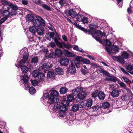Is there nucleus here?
Instances as JSON below:
<instances>
[{
  "mask_svg": "<svg viewBox=\"0 0 133 133\" xmlns=\"http://www.w3.org/2000/svg\"><path fill=\"white\" fill-rule=\"evenodd\" d=\"M62 53V50L58 48H56L55 51V54L58 57L61 56Z\"/></svg>",
  "mask_w": 133,
  "mask_h": 133,
  "instance_id": "26",
  "label": "nucleus"
},
{
  "mask_svg": "<svg viewBox=\"0 0 133 133\" xmlns=\"http://www.w3.org/2000/svg\"><path fill=\"white\" fill-rule=\"evenodd\" d=\"M83 61L84 63L89 64L90 63V61L87 59L84 58L83 59Z\"/></svg>",
  "mask_w": 133,
  "mask_h": 133,
  "instance_id": "64",
  "label": "nucleus"
},
{
  "mask_svg": "<svg viewBox=\"0 0 133 133\" xmlns=\"http://www.w3.org/2000/svg\"><path fill=\"white\" fill-rule=\"evenodd\" d=\"M17 10H11V12H10V15L13 16L16 15L17 14Z\"/></svg>",
  "mask_w": 133,
  "mask_h": 133,
  "instance_id": "51",
  "label": "nucleus"
},
{
  "mask_svg": "<svg viewBox=\"0 0 133 133\" xmlns=\"http://www.w3.org/2000/svg\"><path fill=\"white\" fill-rule=\"evenodd\" d=\"M120 69H121V70L124 73H125L126 75H129V74L128 73V72H129L128 71H126V70H125V69L124 68H123L121 67H120Z\"/></svg>",
  "mask_w": 133,
  "mask_h": 133,
  "instance_id": "63",
  "label": "nucleus"
},
{
  "mask_svg": "<svg viewBox=\"0 0 133 133\" xmlns=\"http://www.w3.org/2000/svg\"><path fill=\"white\" fill-rule=\"evenodd\" d=\"M42 6L43 8L47 10H51L50 8L46 4H42Z\"/></svg>",
  "mask_w": 133,
  "mask_h": 133,
  "instance_id": "52",
  "label": "nucleus"
},
{
  "mask_svg": "<svg viewBox=\"0 0 133 133\" xmlns=\"http://www.w3.org/2000/svg\"><path fill=\"white\" fill-rule=\"evenodd\" d=\"M64 54L65 56L69 57H73L74 56V54L71 53L67 50H65L64 51Z\"/></svg>",
  "mask_w": 133,
  "mask_h": 133,
  "instance_id": "19",
  "label": "nucleus"
},
{
  "mask_svg": "<svg viewBox=\"0 0 133 133\" xmlns=\"http://www.w3.org/2000/svg\"><path fill=\"white\" fill-rule=\"evenodd\" d=\"M97 27V25L94 23H92L89 25V27L90 29H95Z\"/></svg>",
  "mask_w": 133,
  "mask_h": 133,
  "instance_id": "56",
  "label": "nucleus"
},
{
  "mask_svg": "<svg viewBox=\"0 0 133 133\" xmlns=\"http://www.w3.org/2000/svg\"><path fill=\"white\" fill-rule=\"evenodd\" d=\"M72 23L77 28L80 30L84 31L85 33H87V31L85 29H84L83 28L81 27L79 24H77L76 22H75L74 23Z\"/></svg>",
  "mask_w": 133,
  "mask_h": 133,
  "instance_id": "20",
  "label": "nucleus"
},
{
  "mask_svg": "<svg viewBox=\"0 0 133 133\" xmlns=\"http://www.w3.org/2000/svg\"><path fill=\"white\" fill-rule=\"evenodd\" d=\"M31 82L32 85L34 86H36L37 85L38 82L37 80H31Z\"/></svg>",
  "mask_w": 133,
  "mask_h": 133,
  "instance_id": "55",
  "label": "nucleus"
},
{
  "mask_svg": "<svg viewBox=\"0 0 133 133\" xmlns=\"http://www.w3.org/2000/svg\"><path fill=\"white\" fill-rule=\"evenodd\" d=\"M73 49L77 51H79L82 53H83L84 52V50L80 48H79L78 46L75 45L73 48Z\"/></svg>",
  "mask_w": 133,
  "mask_h": 133,
  "instance_id": "35",
  "label": "nucleus"
},
{
  "mask_svg": "<svg viewBox=\"0 0 133 133\" xmlns=\"http://www.w3.org/2000/svg\"><path fill=\"white\" fill-rule=\"evenodd\" d=\"M95 33L96 35L99 38H101L103 36V33L100 30H98Z\"/></svg>",
  "mask_w": 133,
  "mask_h": 133,
  "instance_id": "43",
  "label": "nucleus"
},
{
  "mask_svg": "<svg viewBox=\"0 0 133 133\" xmlns=\"http://www.w3.org/2000/svg\"><path fill=\"white\" fill-rule=\"evenodd\" d=\"M22 51V52L23 53V59L24 60V61H26L28 58V53L27 52V51L24 50V49H23Z\"/></svg>",
  "mask_w": 133,
  "mask_h": 133,
  "instance_id": "14",
  "label": "nucleus"
},
{
  "mask_svg": "<svg viewBox=\"0 0 133 133\" xmlns=\"http://www.w3.org/2000/svg\"><path fill=\"white\" fill-rule=\"evenodd\" d=\"M60 64L63 66H65L68 65L69 63V60L68 59L65 58H62L59 61Z\"/></svg>",
  "mask_w": 133,
  "mask_h": 133,
  "instance_id": "10",
  "label": "nucleus"
},
{
  "mask_svg": "<svg viewBox=\"0 0 133 133\" xmlns=\"http://www.w3.org/2000/svg\"><path fill=\"white\" fill-rule=\"evenodd\" d=\"M92 99L89 98L88 99L85 103L86 106L88 107H91L92 104Z\"/></svg>",
  "mask_w": 133,
  "mask_h": 133,
  "instance_id": "28",
  "label": "nucleus"
},
{
  "mask_svg": "<svg viewBox=\"0 0 133 133\" xmlns=\"http://www.w3.org/2000/svg\"><path fill=\"white\" fill-rule=\"evenodd\" d=\"M10 8L9 7H7L6 10H5L2 12V14L3 17L8 18L9 16L10 15Z\"/></svg>",
  "mask_w": 133,
  "mask_h": 133,
  "instance_id": "7",
  "label": "nucleus"
},
{
  "mask_svg": "<svg viewBox=\"0 0 133 133\" xmlns=\"http://www.w3.org/2000/svg\"><path fill=\"white\" fill-rule=\"evenodd\" d=\"M52 64L50 62L44 63L43 64V68L44 70H48L50 68L52 67Z\"/></svg>",
  "mask_w": 133,
  "mask_h": 133,
  "instance_id": "9",
  "label": "nucleus"
},
{
  "mask_svg": "<svg viewBox=\"0 0 133 133\" xmlns=\"http://www.w3.org/2000/svg\"><path fill=\"white\" fill-rule=\"evenodd\" d=\"M119 91L117 89L113 90L111 93V95L113 98L119 96Z\"/></svg>",
  "mask_w": 133,
  "mask_h": 133,
  "instance_id": "8",
  "label": "nucleus"
},
{
  "mask_svg": "<svg viewBox=\"0 0 133 133\" xmlns=\"http://www.w3.org/2000/svg\"><path fill=\"white\" fill-rule=\"evenodd\" d=\"M9 7L11 9V10H17L18 9V7L16 5L11 3Z\"/></svg>",
  "mask_w": 133,
  "mask_h": 133,
  "instance_id": "40",
  "label": "nucleus"
},
{
  "mask_svg": "<svg viewBox=\"0 0 133 133\" xmlns=\"http://www.w3.org/2000/svg\"><path fill=\"white\" fill-rule=\"evenodd\" d=\"M50 39L52 38L55 41V39H57L56 37H54L55 34L54 32H50Z\"/></svg>",
  "mask_w": 133,
  "mask_h": 133,
  "instance_id": "54",
  "label": "nucleus"
},
{
  "mask_svg": "<svg viewBox=\"0 0 133 133\" xmlns=\"http://www.w3.org/2000/svg\"><path fill=\"white\" fill-rule=\"evenodd\" d=\"M33 75L34 77H37L41 80H43L45 78L44 74L42 72H39L37 70H35L33 72Z\"/></svg>",
  "mask_w": 133,
  "mask_h": 133,
  "instance_id": "4",
  "label": "nucleus"
},
{
  "mask_svg": "<svg viewBox=\"0 0 133 133\" xmlns=\"http://www.w3.org/2000/svg\"><path fill=\"white\" fill-rule=\"evenodd\" d=\"M67 110V109L66 107H61L60 108V111H59V113L58 115L60 117H63L66 113V112Z\"/></svg>",
  "mask_w": 133,
  "mask_h": 133,
  "instance_id": "5",
  "label": "nucleus"
},
{
  "mask_svg": "<svg viewBox=\"0 0 133 133\" xmlns=\"http://www.w3.org/2000/svg\"><path fill=\"white\" fill-rule=\"evenodd\" d=\"M119 84L121 87L124 88L125 89L127 88L126 84L123 82L120 83Z\"/></svg>",
  "mask_w": 133,
  "mask_h": 133,
  "instance_id": "58",
  "label": "nucleus"
},
{
  "mask_svg": "<svg viewBox=\"0 0 133 133\" xmlns=\"http://www.w3.org/2000/svg\"><path fill=\"white\" fill-rule=\"evenodd\" d=\"M37 32L39 36H41L44 34V29L41 28H39L37 29Z\"/></svg>",
  "mask_w": 133,
  "mask_h": 133,
  "instance_id": "33",
  "label": "nucleus"
},
{
  "mask_svg": "<svg viewBox=\"0 0 133 133\" xmlns=\"http://www.w3.org/2000/svg\"><path fill=\"white\" fill-rule=\"evenodd\" d=\"M22 72L24 73L27 72L29 70V68L25 66H22L21 67Z\"/></svg>",
  "mask_w": 133,
  "mask_h": 133,
  "instance_id": "34",
  "label": "nucleus"
},
{
  "mask_svg": "<svg viewBox=\"0 0 133 133\" xmlns=\"http://www.w3.org/2000/svg\"><path fill=\"white\" fill-rule=\"evenodd\" d=\"M38 61V56H35L32 58L31 62L32 64H34L37 62Z\"/></svg>",
  "mask_w": 133,
  "mask_h": 133,
  "instance_id": "23",
  "label": "nucleus"
},
{
  "mask_svg": "<svg viewBox=\"0 0 133 133\" xmlns=\"http://www.w3.org/2000/svg\"><path fill=\"white\" fill-rule=\"evenodd\" d=\"M8 18L3 17L1 20H0V25H1V24L4 23L7 19Z\"/></svg>",
  "mask_w": 133,
  "mask_h": 133,
  "instance_id": "62",
  "label": "nucleus"
},
{
  "mask_svg": "<svg viewBox=\"0 0 133 133\" xmlns=\"http://www.w3.org/2000/svg\"><path fill=\"white\" fill-rule=\"evenodd\" d=\"M36 27L34 26H30L29 28V31L32 33L35 34L37 30V29Z\"/></svg>",
  "mask_w": 133,
  "mask_h": 133,
  "instance_id": "27",
  "label": "nucleus"
},
{
  "mask_svg": "<svg viewBox=\"0 0 133 133\" xmlns=\"http://www.w3.org/2000/svg\"><path fill=\"white\" fill-rule=\"evenodd\" d=\"M74 96L71 94L68 95L67 97V100L69 102H72L74 100Z\"/></svg>",
  "mask_w": 133,
  "mask_h": 133,
  "instance_id": "39",
  "label": "nucleus"
},
{
  "mask_svg": "<svg viewBox=\"0 0 133 133\" xmlns=\"http://www.w3.org/2000/svg\"><path fill=\"white\" fill-rule=\"evenodd\" d=\"M26 18L27 20L30 22H33L34 20V17L32 14H28L27 15Z\"/></svg>",
  "mask_w": 133,
  "mask_h": 133,
  "instance_id": "17",
  "label": "nucleus"
},
{
  "mask_svg": "<svg viewBox=\"0 0 133 133\" xmlns=\"http://www.w3.org/2000/svg\"><path fill=\"white\" fill-rule=\"evenodd\" d=\"M117 62L121 64H124L125 62V61L124 59L120 56H118Z\"/></svg>",
  "mask_w": 133,
  "mask_h": 133,
  "instance_id": "50",
  "label": "nucleus"
},
{
  "mask_svg": "<svg viewBox=\"0 0 133 133\" xmlns=\"http://www.w3.org/2000/svg\"><path fill=\"white\" fill-rule=\"evenodd\" d=\"M26 61L22 59L18 62V66H22V65H24Z\"/></svg>",
  "mask_w": 133,
  "mask_h": 133,
  "instance_id": "48",
  "label": "nucleus"
},
{
  "mask_svg": "<svg viewBox=\"0 0 133 133\" xmlns=\"http://www.w3.org/2000/svg\"><path fill=\"white\" fill-rule=\"evenodd\" d=\"M81 91V88H77L72 90V94L74 96L76 95L79 96V94Z\"/></svg>",
  "mask_w": 133,
  "mask_h": 133,
  "instance_id": "13",
  "label": "nucleus"
},
{
  "mask_svg": "<svg viewBox=\"0 0 133 133\" xmlns=\"http://www.w3.org/2000/svg\"><path fill=\"white\" fill-rule=\"evenodd\" d=\"M88 18L87 17H84L83 16V18H82V20H81V21L84 23H87L88 22Z\"/></svg>",
  "mask_w": 133,
  "mask_h": 133,
  "instance_id": "53",
  "label": "nucleus"
},
{
  "mask_svg": "<svg viewBox=\"0 0 133 133\" xmlns=\"http://www.w3.org/2000/svg\"><path fill=\"white\" fill-rule=\"evenodd\" d=\"M105 95L103 92L100 91L98 94V97L101 100H103L105 98Z\"/></svg>",
  "mask_w": 133,
  "mask_h": 133,
  "instance_id": "18",
  "label": "nucleus"
},
{
  "mask_svg": "<svg viewBox=\"0 0 133 133\" xmlns=\"http://www.w3.org/2000/svg\"><path fill=\"white\" fill-rule=\"evenodd\" d=\"M99 71L100 73H101L105 75L106 76H108L105 78V80L106 81L115 82L118 80V79L116 77L113 76H110L109 73L104 69L100 70Z\"/></svg>",
  "mask_w": 133,
  "mask_h": 133,
  "instance_id": "2",
  "label": "nucleus"
},
{
  "mask_svg": "<svg viewBox=\"0 0 133 133\" xmlns=\"http://www.w3.org/2000/svg\"><path fill=\"white\" fill-rule=\"evenodd\" d=\"M122 78L124 80V81L128 84H130L131 82L129 79L124 76L122 77Z\"/></svg>",
  "mask_w": 133,
  "mask_h": 133,
  "instance_id": "42",
  "label": "nucleus"
},
{
  "mask_svg": "<svg viewBox=\"0 0 133 133\" xmlns=\"http://www.w3.org/2000/svg\"><path fill=\"white\" fill-rule=\"evenodd\" d=\"M131 98L129 97V95H123L121 96V99L123 101H127Z\"/></svg>",
  "mask_w": 133,
  "mask_h": 133,
  "instance_id": "24",
  "label": "nucleus"
},
{
  "mask_svg": "<svg viewBox=\"0 0 133 133\" xmlns=\"http://www.w3.org/2000/svg\"><path fill=\"white\" fill-rule=\"evenodd\" d=\"M29 77L26 75H24L23 77V83L24 84H26L28 83V81Z\"/></svg>",
  "mask_w": 133,
  "mask_h": 133,
  "instance_id": "32",
  "label": "nucleus"
},
{
  "mask_svg": "<svg viewBox=\"0 0 133 133\" xmlns=\"http://www.w3.org/2000/svg\"><path fill=\"white\" fill-rule=\"evenodd\" d=\"M125 89L127 91V94H128V95H129V97L132 98L133 97V95L131 90L127 87Z\"/></svg>",
  "mask_w": 133,
  "mask_h": 133,
  "instance_id": "45",
  "label": "nucleus"
},
{
  "mask_svg": "<svg viewBox=\"0 0 133 133\" xmlns=\"http://www.w3.org/2000/svg\"><path fill=\"white\" fill-rule=\"evenodd\" d=\"M1 3L3 5H8L9 6L11 3L9 2L8 1L5 0H2L1 1Z\"/></svg>",
  "mask_w": 133,
  "mask_h": 133,
  "instance_id": "44",
  "label": "nucleus"
},
{
  "mask_svg": "<svg viewBox=\"0 0 133 133\" xmlns=\"http://www.w3.org/2000/svg\"><path fill=\"white\" fill-rule=\"evenodd\" d=\"M63 73V70L61 68L59 67L56 68L55 73L56 75L62 74Z\"/></svg>",
  "mask_w": 133,
  "mask_h": 133,
  "instance_id": "21",
  "label": "nucleus"
},
{
  "mask_svg": "<svg viewBox=\"0 0 133 133\" xmlns=\"http://www.w3.org/2000/svg\"><path fill=\"white\" fill-rule=\"evenodd\" d=\"M58 102L55 103L54 104L53 107V108L54 109L57 110L58 109H59L60 110V108L61 107H63L61 106L59 104L57 103Z\"/></svg>",
  "mask_w": 133,
  "mask_h": 133,
  "instance_id": "29",
  "label": "nucleus"
},
{
  "mask_svg": "<svg viewBox=\"0 0 133 133\" xmlns=\"http://www.w3.org/2000/svg\"><path fill=\"white\" fill-rule=\"evenodd\" d=\"M65 14L68 16H70L74 18L76 15V12L74 9H71L68 11H65Z\"/></svg>",
  "mask_w": 133,
  "mask_h": 133,
  "instance_id": "6",
  "label": "nucleus"
},
{
  "mask_svg": "<svg viewBox=\"0 0 133 133\" xmlns=\"http://www.w3.org/2000/svg\"><path fill=\"white\" fill-rule=\"evenodd\" d=\"M29 91L30 93L32 95L35 94L36 92L35 88L33 87H31L30 88Z\"/></svg>",
  "mask_w": 133,
  "mask_h": 133,
  "instance_id": "46",
  "label": "nucleus"
},
{
  "mask_svg": "<svg viewBox=\"0 0 133 133\" xmlns=\"http://www.w3.org/2000/svg\"><path fill=\"white\" fill-rule=\"evenodd\" d=\"M111 50L113 53H115L119 51L118 47L115 45H114L112 46Z\"/></svg>",
  "mask_w": 133,
  "mask_h": 133,
  "instance_id": "25",
  "label": "nucleus"
},
{
  "mask_svg": "<svg viewBox=\"0 0 133 133\" xmlns=\"http://www.w3.org/2000/svg\"><path fill=\"white\" fill-rule=\"evenodd\" d=\"M55 42L56 43L57 46H59L61 48H64L65 43L64 42H62L61 43L59 42L57 39H55Z\"/></svg>",
  "mask_w": 133,
  "mask_h": 133,
  "instance_id": "16",
  "label": "nucleus"
},
{
  "mask_svg": "<svg viewBox=\"0 0 133 133\" xmlns=\"http://www.w3.org/2000/svg\"><path fill=\"white\" fill-rule=\"evenodd\" d=\"M76 59L77 61V62H81L83 61V59L80 56H77L76 57Z\"/></svg>",
  "mask_w": 133,
  "mask_h": 133,
  "instance_id": "60",
  "label": "nucleus"
},
{
  "mask_svg": "<svg viewBox=\"0 0 133 133\" xmlns=\"http://www.w3.org/2000/svg\"><path fill=\"white\" fill-rule=\"evenodd\" d=\"M51 91L49 97V100L47 102L49 104H54L55 103L59 102V99L57 97L59 95L58 92L56 90H53Z\"/></svg>",
  "mask_w": 133,
  "mask_h": 133,
  "instance_id": "1",
  "label": "nucleus"
},
{
  "mask_svg": "<svg viewBox=\"0 0 133 133\" xmlns=\"http://www.w3.org/2000/svg\"><path fill=\"white\" fill-rule=\"evenodd\" d=\"M79 108L78 104H74L72 105V110L76 112L78 110Z\"/></svg>",
  "mask_w": 133,
  "mask_h": 133,
  "instance_id": "31",
  "label": "nucleus"
},
{
  "mask_svg": "<svg viewBox=\"0 0 133 133\" xmlns=\"http://www.w3.org/2000/svg\"><path fill=\"white\" fill-rule=\"evenodd\" d=\"M68 70L70 74H75L76 72V70L75 67L72 65L71 62V64L70 65L68 68Z\"/></svg>",
  "mask_w": 133,
  "mask_h": 133,
  "instance_id": "11",
  "label": "nucleus"
},
{
  "mask_svg": "<svg viewBox=\"0 0 133 133\" xmlns=\"http://www.w3.org/2000/svg\"><path fill=\"white\" fill-rule=\"evenodd\" d=\"M81 89V91L80 92L79 94V96L80 98L81 99H82L85 97L87 95V93L86 92L83 91L82 89Z\"/></svg>",
  "mask_w": 133,
  "mask_h": 133,
  "instance_id": "15",
  "label": "nucleus"
},
{
  "mask_svg": "<svg viewBox=\"0 0 133 133\" xmlns=\"http://www.w3.org/2000/svg\"><path fill=\"white\" fill-rule=\"evenodd\" d=\"M71 62L72 63V65L75 66H76L77 68H79L80 67V65L81 64L80 63L75 61H72Z\"/></svg>",
  "mask_w": 133,
  "mask_h": 133,
  "instance_id": "36",
  "label": "nucleus"
},
{
  "mask_svg": "<svg viewBox=\"0 0 133 133\" xmlns=\"http://www.w3.org/2000/svg\"><path fill=\"white\" fill-rule=\"evenodd\" d=\"M70 102L67 100H64L62 102V103L63 105L62 107H66L69 106Z\"/></svg>",
  "mask_w": 133,
  "mask_h": 133,
  "instance_id": "37",
  "label": "nucleus"
},
{
  "mask_svg": "<svg viewBox=\"0 0 133 133\" xmlns=\"http://www.w3.org/2000/svg\"><path fill=\"white\" fill-rule=\"evenodd\" d=\"M83 16L82 15L80 14H78L77 15L76 14L74 18V20L75 21L80 22L82 20Z\"/></svg>",
  "mask_w": 133,
  "mask_h": 133,
  "instance_id": "12",
  "label": "nucleus"
},
{
  "mask_svg": "<svg viewBox=\"0 0 133 133\" xmlns=\"http://www.w3.org/2000/svg\"><path fill=\"white\" fill-rule=\"evenodd\" d=\"M67 89L65 87H62L60 90V92L61 94H64L67 91Z\"/></svg>",
  "mask_w": 133,
  "mask_h": 133,
  "instance_id": "38",
  "label": "nucleus"
},
{
  "mask_svg": "<svg viewBox=\"0 0 133 133\" xmlns=\"http://www.w3.org/2000/svg\"><path fill=\"white\" fill-rule=\"evenodd\" d=\"M66 0H61L59 2V3L61 6H62L64 4H66Z\"/></svg>",
  "mask_w": 133,
  "mask_h": 133,
  "instance_id": "57",
  "label": "nucleus"
},
{
  "mask_svg": "<svg viewBox=\"0 0 133 133\" xmlns=\"http://www.w3.org/2000/svg\"><path fill=\"white\" fill-rule=\"evenodd\" d=\"M110 105L109 103L108 102H105L103 103L102 104V106L104 108H108Z\"/></svg>",
  "mask_w": 133,
  "mask_h": 133,
  "instance_id": "47",
  "label": "nucleus"
},
{
  "mask_svg": "<svg viewBox=\"0 0 133 133\" xmlns=\"http://www.w3.org/2000/svg\"><path fill=\"white\" fill-rule=\"evenodd\" d=\"M48 97H49V94L48 93H46L43 94V96L42 98L43 99H45L47 98Z\"/></svg>",
  "mask_w": 133,
  "mask_h": 133,
  "instance_id": "61",
  "label": "nucleus"
},
{
  "mask_svg": "<svg viewBox=\"0 0 133 133\" xmlns=\"http://www.w3.org/2000/svg\"><path fill=\"white\" fill-rule=\"evenodd\" d=\"M72 47V45L68 43L66 44L65 43L64 48H67L68 49H70Z\"/></svg>",
  "mask_w": 133,
  "mask_h": 133,
  "instance_id": "49",
  "label": "nucleus"
},
{
  "mask_svg": "<svg viewBox=\"0 0 133 133\" xmlns=\"http://www.w3.org/2000/svg\"><path fill=\"white\" fill-rule=\"evenodd\" d=\"M55 74L53 72L49 71L47 74V77L49 78H53L54 77Z\"/></svg>",
  "mask_w": 133,
  "mask_h": 133,
  "instance_id": "22",
  "label": "nucleus"
},
{
  "mask_svg": "<svg viewBox=\"0 0 133 133\" xmlns=\"http://www.w3.org/2000/svg\"><path fill=\"white\" fill-rule=\"evenodd\" d=\"M36 19L33 21V24L35 27H38L41 25L45 26V22L44 20L38 16H36Z\"/></svg>",
  "mask_w": 133,
  "mask_h": 133,
  "instance_id": "3",
  "label": "nucleus"
},
{
  "mask_svg": "<svg viewBox=\"0 0 133 133\" xmlns=\"http://www.w3.org/2000/svg\"><path fill=\"white\" fill-rule=\"evenodd\" d=\"M121 56L124 59H127L129 58V54L125 51H124L122 54Z\"/></svg>",
  "mask_w": 133,
  "mask_h": 133,
  "instance_id": "30",
  "label": "nucleus"
},
{
  "mask_svg": "<svg viewBox=\"0 0 133 133\" xmlns=\"http://www.w3.org/2000/svg\"><path fill=\"white\" fill-rule=\"evenodd\" d=\"M79 108H83L86 106L85 101H82L81 102H79L78 104Z\"/></svg>",
  "mask_w": 133,
  "mask_h": 133,
  "instance_id": "41",
  "label": "nucleus"
},
{
  "mask_svg": "<svg viewBox=\"0 0 133 133\" xmlns=\"http://www.w3.org/2000/svg\"><path fill=\"white\" fill-rule=\"evenodd\" d=\"M32 2L34 3L40 5L41 4V2L40 0H32Z\"/></svg>",
  "mask_w": 133,
  "mask_h": 133,
  "instance_id": "59",
  "label": "nucleus"
}]
</instances>
